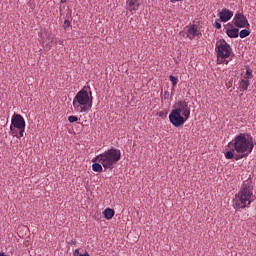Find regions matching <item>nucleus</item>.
Returning <instances> with one entry per match:
<instances>
[{
    "label": "nucleus",
    "mask_w": 256,
    "mask_h": 256,
    "mask_svg": "<svg viewBox=\"0 0 256 256\" xmlns=\"http://www.w3.org/2000/svg\"><path fill=\"white\" fill-rule=\"evenodd\" d=\"M228 151L225 152V158L239 161L248 157L254 148L253 137L248 133H239L227 144ZM235 152L238 154L235 156Z\"/></svg>",
    "instance_id": "f257e3e1"
},
{
    "label": "nucleus",
    "mask_w": 256,
    "mask_h": 256,
    "mask_svg": "<svg viewBox=\"0 0 256 256\" xmlns=\"http://www.w3.org/2000/svg\"><path fill=\"white\" fill-rule=\"evenodd\" d=\"M256 196L253 193V185L250 180H245L238 193L233 199V207L235 210L249 208L255 201Z\"/></svg>",
    "instance_id": "f03ea898"
},
{
    "label": "nucleus",
    "mask_w": 256,
    "mask_h": 256,
    "mask_svg": "<svg viewBox=\"0 0 256 256\" xmlns=\"http://www.w3.org/2000/svg\"><path fill=\"white\" fill-rule=\"evenodd\" d=\"M191 117L189 102L180 100L175 104V108L169 114V121L175 128L183 126Z\"/></svg>",
    "instance_id": "7ed1b4c3"
},
{
    "label": "nucleus",
    "mask_w": 256,
    "mask_h": 256,
    "mask_svg": "<svg viewBox=\"0 0 256 256\" xmlns=\"http://www.w3.org/2000/svg\"><path fill=\"white\" fill-rule=\"evenodd\" d=\"M122 152L120 149L115 147H110L108 150L100 153L92 162L100 163L105 170H113L115 165L121 160Z\"/></svg>",
    "instance_id": "20e7f679"
},
{
    "label": "nucleus",
    "mask_w": 256,
    "mask_h": 256,
    "mask_svg": "<svg viewBox=\"0 0 256 256\" xmlns=\"http://www.w3.org/2000/svg\"><path fill=\"white\" fill-rule=\"evenodd\" d=\"M72 105L77 113L82 114L90 112L93 108L92 91L89 93L88 90H86V87L82 88L74 96Z\"/></svg>",
    "instance_id": "39448f33"
},
{
    "label": "nucleus",
    "mask_w": 256,
    "mask_h": 256,
    "mask_svg": "<svg viewBox=\"0 0 256 256\" xmlns=\"http://www.w3.org/2000/svg\"><path fill=\"white\" fill-rule=\"evenodd\" d=\"M217 64H229L231 62V55L233 54V48L225 40H218L216 42Z\"/></svg>",
    "instance_id": "423d86ee"
},
{
    "label": "nucleus",
    "mask_w": 256,
    "mask_h": 256,
    "mask_svg": "<svg viewBox=\"0 0 256 256\" xmlns=\"http://www.w3.org/2000/svg\"><path fill=\"white\" fill-rule=\"evenodd\" d=\"M26 121L21 114L14 113L11 117L10 135L13 138L21 139L24 137Z\"/></svg>",
    "instance_id": "0eeeda50"
},
{
    "label": "nucleus",
    "mask_w": 256,
    "mask_h": 256,
    "mask_svg": "<svg viewBox=\"0 0 256 256\" xmlns=\"http://www.w3.org/2000/svg\"><path fill=\"white\" fill-rule=\"evenodd\" d=\"M185 34L190 41L201 39V37H203V33L200 32L199 27L195 24L186 26Z\"/></svg>",
    "instance_id": "6e6552de"
},
{
    "label": "nucleus",
    "mask_w": 256,
    "mask_h": 256,
    "mask_svg": "<svg viewBox=\"0 0 256 256\" xmlns=\"http://www.w3.org/2000/svg\"><path fill=\"white\" fill-rule=\"evenodd\" d=\"M232 24L239 29L247 28L249 27V23L247 21V17L245 14L241 12H237L233 18Z\"/></svg>",
    "instance_id": "1a4fd4ad"
},
{
    "label": "nucleus",
    "mask_w": 256,
    "mask_h": 256,
    "mask_svg": "<svg viewBox=\"0 0 256 256\" xmlns=\"http://www.w3.org/2000/svg\"><path fill=\"white\" fill-rule=\"evenodd\" d=\"M218 16L222 23H227V22L231 21V19L233 18V11H231L227 8H224L218 13Z\"/></svg>",
    "instance_id": "9d476101"
},
{
    "label": "nucleus",
    "mask_w": 256,
    "mask_h": 256,
    "mask_svg": "<svg viewBox=\"0 0 256 256\" xmlns=\"http://www.w3.org/2000/svg\"><path fill=\"white\" fill-rule=\"evenodd\" d=\"M126 9L129 12H137L140 8L139 0H127L126 1Z\"/></svg>",
    "instance_id": "9b49d317"
},
{
    "label": "nucleus",
    "mask_w": 256,
    "mask_h": 256,
    "mask_svg": "<svg viewBox=\"0 0 256 256\" xmlns=\"http://www.w3.org/2000/svg\"><path fill=\"white\" fill-rule=\"evenodd\" d=\"M226 35L230 39H237V38H239V28H227L226 29Z\"/></svg>",
    "instance_id": "f8f14e48"
},
{
    "label": "nucleus",
    "mask_w": 256,
    "mask_h": 256,
    "mask_svg": "<svg viewBox=\"0 0 256 256\" xmlns=\"http://www.w3.org/2000/svg\"><path fill=\"white\" fill-rule=\"evenodd\" d=\"M103 216L107 221H110L114 218L115 216V210L112 208H106L103 211Z\"/></svg>",
    "instance_id": "ddd939ff"
},
{
    "label": "nucleus",
    "mask_w": 256,
    "mask_h": 256,
    "mask_svg": "<svg viewBox=\"0 0 256 256\" xmlns=\"http://www.w3.org/2000/svg\"><path fill=\"white\" fill-rule=\"evenodd\" d=\"M92 170L94 172L100 173L103 171V166L101 164V162H95L92 164Z\"/></svg>",
    "instance_id": "4468645a"
},
{
    "label": "nucleus",
    "mask_w": 256,
    "mask_h": 256,
    "mask_svg": "<svg viewBox=\"0 0 256 256\" xmlns=\"http://www.w3.org/2000/svg\"><path fill=\"white\" fill-rule=\"evenodd\" d=\"M249 85H250L249 79L243 77V79L241 80L242 91H247Z\"/></svg>",
    "instance_id": "2eb2a0df"
},
{
    "label": "nucleus",
    "mask_w": 256,
    "mask_h": 256,
    "mask_svg": "<svg viewBox=\"0 0 256 256\" xmlns=\"http://www.w3.org/2000/svg\"><path fill=\"white\" fill-rule=\"evenodd\" d=\"M250 35V31L247 29H243L240 31L239 35L241 39H245Z\"/></svg>",
    "instance_id": "dca6fc26"
},
{
    "label": "nucleus",
    "mask_w": 256,
    "mask_h": 256,
    "mask_svg": "<svg viewBox=\"0 0 256 256\" xmlns=\"http://www.w3.org/2000/svg\"><path fill=\"white\" fill-rule=\"evenodd\" d=\"M169 80L172 82L173 87H176L179 83V78L174 75H170Z\"/></svg>",
    "instance_id": "f3484780"
},
{
    "label": "nucleus",
    "mask_w": 256,
    "mask_h": 256,
    "mask_svg": "<svg viewBox=\"0 0 256 256\" xmlns=\"http://www.w3.org/2000/svg\"><path fill=\"white\" fill-rule=\"evenodd\" d=\"M78 121H79V118L77 116H75V115L68 116V122L69 123L73 124V123H76Z\"/></svg>",
    "instance_id": "a211bd4d"
},
{
    "label": "nucleus",
    "mask_w": 256,
    "mask_h": 256,
    "mask_svg": "<svg viewBox=\"0 0 256 256\" xmlns=\"http://www.w3.org/2000/svg\"><path fill=\"white\" fill-rule=\"evenodd\" d=\"M244 79H252V70L250 68L246 69V76H244Z\"/></svg>",
    "instance_id": "6ab92c4d"
},
{
    "label": "nucleus",
    "mask_w": 256,
    "mask_h": 256,
    "mask_svg": "<svg viewBox=\"0 0 256 256\" xmlns=\"http://www.w3.org/2000/svg\"><path fill=\"white\" fill-rule=\"evenodd\" d=\"M71 27V21L70 20H65L63 24V29L67 31Z\"/></svg>",
    "instance_id": "aec40b11"
},
{
    "label": "nucleus",
    "mask_w": 256,
    "mask_h": 256,
    "mask_svg": "<svg viewBox=\"0 0 256 256\" xmlns=\"http://www.w3.org/2000/svg\"><path fill=\"white\" fill-rule=\"evenodd\" d=\"M170 98V92L164 91V94L162 95V100H168Z\"/></svg>",
    "instance_id": "412c9836"
},
{
    "label": "nucleus",
    "mask_w": 256,
    "mask_h": 256,
    "mask_svg": "<svg viewBox=\"0 0 256 256\" xmlns=\"http://www.w3.org/2000/svg\"><path fill=\"white\" fill-rule=\"evenodd\" d=\"M38 37L40 38V43L45 44V37L43 36V32H39Z\"/></svg>",
    "instance_id": "4be33fe9"
},
{
    "label": "nucleus",
    "mask_w": 256,
    "mask_h": 256,
    "mask_svg": "<svg viewBox=\"0 0 256 256\" xmlns=\"http://www.w3.org/2000/svg\"><path fill=\"white\" fill-rule=\"evenodd\" d=\"M214 27H215L217 30H221V22H219V20H216L215 23H214Z\"/></svg>",
    "instance_id": "5701e85b"
},
{
    "label": "nucleus",
    "mask_w": 256,
    "mask_h": 256,
    "mask_svg": "<svg viewBox=\"0 0 256 256\" xmlns=\"http://www.w3.org/2000/svg\"><path fill=\"white\" fill-rule=\"evenodd\" d=\"M56 44L60 45V46H63L64 44V40L63 39H59Z\"/></svg>",
    "instance_id": "b1692460"
},
{
    "label": "nucleus",
    "mask_w": 256,
    "mask_h": 256,
    "mask_svg": "<svg viewBox=\"0 0 256 256\" xmlns=\"http://www.w3.org/2000/svg\"><path fill=\"white\" fill-rule=\"evenodd\" d=\"M81 254H80V251H79V249H75L74 250V256H80Z\"/></svg>",
    "instance_id": "393cba45"
},
{
    "label": "nucleus",
    "mask_w": 256,
    "mask_h": 256,
    "mask_svg": "<svg viewBox=\"0 0 256 256\" xmlns=\"http://www.w3.org/2000/svg\"><path fill=\"white\" fill-rule=\"evenodd\" d=\"M77 244V240L76 239H72L70 242V245H76Z\"/></svg>",
    "instance_id": "a878e982"
},
{
    "label": "nucleus",
    "mask_w": 256,
    "mask_h": 256,
    "mask_svg": "<svg viewBox=\"0 0 256 256\" xmlns=\"http://www.w3.org/2000/svg\"><path fill=\"white\" fill-rule=\"evenodd\" d=\"M79 256H90V254L88 251H86L85 254H79Z\"/></svg>",
    "instance_id": "bb28decb"
},
{
    "label": "nucleus",
    "mask_w": 256,
    "mask_h": 256,
    "mask_svg": "<svg viewBox=\"0 0 256 256\" xmlns=\"http://www.w3.org/2000/svg\"><path fill=\"white\" fill-rule=\"evenodd\" d=\"M170 1H171V3H176V2H181L183 0H170Z\"/></svg>",
    "instance_id": "cd10ccee"
},
{
    "label": "nucleus",
    "mask_w": 256,
    "mask_h": 256,
    "mask_svg": "<svg viewBox=\"0 0 256 256\" xmlns=\"http://www.w3.org/2000/svg\"><path fill=\"white\" fill-rule=\"evenodd\" d=\"M0 256H8L5 252H0Z\"/></svg>",
    "instance_id": "c85d7f7f"
},
{
    "label": "nucleus",
    "mask_w": 256,
    "mask_h": 256,
    "mask_svg": "<svg viewBox=\"0 0 256 256\" xmlns=\"http://www.w3.org/2000/svg\"><path fill=\"white\" fill-rule=\"evenodd\" d=\"M67 2V0H60L61 4H65Z\"/></svg>",
    "instance_id": "c756f323"
},
{
    "label": "nucleus",
    "mask_w": 256,
    "mask_h": 256,
    "mask_svg": "<svg viewBox=\"0 0 256 256\" xmlns=\"http://www.w3.org/2000/svg\"><path fill=\"white\" fill-rule=\"evenodd\" d=\"M226 27H232L231 23H228V24L226 25Z\"/></svg>",
    "instance_id": "7c9ffc66"
},
{
    "label": "nucleus",
    "mask_w": 256,
    "mask_h": 256,
    "mask_svg": "<svg viewBox=\"0 0 256 256\" xmlns=\"http://www.w3.org/2000/svg\"><path fill=\"white\" fill-rule=\"evenodd\" d=\"M50 37H51V34H48L47 39H50Z\"/></svg>",
    "instance_id": "2f4dec72"
}]
</instances>
